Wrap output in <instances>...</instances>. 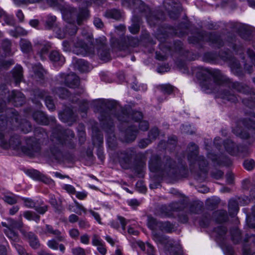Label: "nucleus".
<instances>
[{
    "instance_id": "nucleus-1",
    "label": "nucleus",
    "mask_w": 255,
    "mask_h": 255,
    "mask_svg": "<svg viewBox=\"0 0 255 255\" xmlns=\"http://www.w3.org/2000/svg\"><path fill=\"white\" fill-rule=\"evenodd\" d=\"M148 226L152 231L153 240L157 243L165 245L170 251V255H180V247L178 244H175L173 241L159 235L160 231L171 232L173 228L172 224L169 222H158L153 217H148Z\"/></svg>"
},
{
    "instance_id": "nucleus-2",
    "label": "nucleus",
    "mask_w": 255,
    "mask_h": 255,
    "mask_svg": "<svg viewBox=\"0 0 255 255\" xmlns=\"http://www.w3.org/2000/svg\"><path fill=\"white\" fill-rule=\"evenodd\" d=\"M19 144V140L17 137H12L9 139L7 136H5L2 133L0 132V146L2 148L16 149L18 148Z\"/></svg>"
},
{
    "instance_id": "nucleus-3",
    "label": "nucleus",
    "mask_w": 255,
    "mask_h": 255,
    "mask_svg": "<svg viewBox=\"0 0 255 255\" xmlns=\"http://www.w3.org/2000/svg\"><path fill=\"white\" fill-rule=\"evenodd\" d=\"M224 146L226 150L231 154H235L236 153V150H238L239 152L243 153L244 152L243 147L239 146L236 147L235 144L231 140H227L225 142Z\"/></svg>"
},
{
    "instance_id": "nucleus-4",
    "label": "nucleus",
    "mask_w": 255,
    "mask_h": 255,
    "mask_svg": "<svg viewBox=\"0 0 255 255\" xmlns=\"http://www.w3.org/2000/svg\"><path fill=\"white\" fill-rule=\"evenodd\" d=\"M159 134L158 130L157 128H152L149 134V138L150 139H146L141 140L139 144V146L142 148L146 147L150 142V140L155 139Z\"/></svg>"
},
{
    "instance_id": "nucleus-5",
    "label": "nucleus",
    "mask_w": 255,
    "mask_h": 255,
    "mask_svg": "<svg viewBox=\"0 0 255 255\" xmlns=\"http://www.w3.org/2000/svg\"><path fill=\"white\" fill-rule=\"evenodd\" d=\"M66 84L69 87L75 88L79 85V79L78 76L74 74L68 75L65 80Z\"/></svg>"
},
{
    "instance_id": "nucleus-6",
    "label": "nucleus",
    "mask_w": 255,
    "mask_h": 255,
    "mask_svg": "<svg viewBox=\"0 0 255 255\" xmlns=\"http://www.w3.org/2000/svg\"><path fill=\"white\" fill-rule=\"evenodd\" d=\"M51 61L54 63H57L59 65H62L65 62L64 57L57 51H52L49 55Z\"/></svg>"
},
{
    "instance_id": "nucleus-7",
    "label": "nucleus",
    "mask_w": 255,
    "mask_h": 255,
    "mask_svg": "<svg viewBox=\"0 0 255 255\" xmlns=\"http://www.w3.org/2000/svg\"><path fill=\"white\" fill-rule=\"evenodd\" d=\"M12 97L14 104L16 106H21L24 101V96L21 92L17 91L12 92Z\"/></svg>"
},
{
    "instance_id": "nucleus-8",
    "label": "nucleus",
    "mask_w": 255,
    "mask_h": 255,
    "mask_svg": "<svg viewBox=\"0 0 255 255\" xmlns=\"http://www.w3.org/2000/svg\"><path fill=\"white\" fill-rule=\"evenodd\" d=\"M46 233L52 234L55 236L57 240L59 242L64 241L65 238L61 235V233L58 230H54L52 227L49 225L46 226Z\"/></svg>"
},
{
    "instance_id": "nucleus-9",
    "label": "nucleus",
    "mask_w": 255,
    "mask_h": 255,
    "mask_svg": "<svg viewBox=\"0 0 255 255\" xmlns=\"http://www.w3.org/2000/svg\"><path fill=\"white\" fill-rule=\"evenodd\" d=\"M33 117L34 120L39 124L47 125L48 123L47 118L43 113L40 111L34 113Z\"/></svg>"
},
{
    "instance_id": "nucleus-10",
    "label": "nucleus",
    "mask_w": 255,
    "mask_h": 255,
    "mask_svg": "<svg viewBox=\"0 0 255 255\" xmlns=\"http://www.w3.org/2000/svg\"><path fill=\"white\" fill-rule=\"evenodd\" d=\"M2 225L6 227V229L4 230V233L7 237L14 241H16L18 240V237L12 228L8 227L6 224L4 222H2Z\"/></svg>"
},
{
    "instance_id": "nucleus-11",
    "label": "nucleus",
    "mask_w": 255,
    "mask_h": 255,
    "mask_svg": "<svg viewBox=\"0 0 255 255\" xmlns=\"http://www.w3.org/2000/svg\"><path fill=\"white\" fill-rule=\"evenodd\" d=\"M75 67L82 72H88L90 68L88 63L82 59H79L76 61Z\"/></svg>"
},
{
    "instance_id": "nucleus-12",
    "label": "nucleus",
    "mask_w": 255,
    "mask_h": 255,
    "mask_svg": "<svg viewBox=\"0 0 255 255\" xmlns=\"http://www.w3.org/2000/svg\"><path fill=\"white\" fill-rule=\"evenodd\" d=\"M13 76L17 84L21 80L22 77V68L21 66L18 65L14 68L13 70Z\"/></svg>"
},
{
    "instance_id": "nucleus-13",
    "label": "nucleus",
    "mask_w": 255,
    "mask_h": 255,
    "mask_svg": "<svg viewBox=\"0 0 255 255\" xmlns=\"http://www.w3.org/2000/svg\"><path fill=\"white\" fill-rule=\"evenodd\" d=\"M27 237L29 240V244L32 248L37 249L39 247L40 244L38 239L33 233H28Z\"/></svg>"
},
{
    "instance_id": "nucleus-14",
    "label": "nucleus",
    "mask_w": 255,
    "mask_h": 255,
    "mask_svg": "<svg viewBox=\"0 0 255 255\" xmlns=\"http://www.w3.org/2000/svg\"><path fill=\"white\" fill-rule=\"evenodd\" d=\"M20 45L21 50L25 53L29 52L32 48L30 42L26 39H21Z\"/></svg>"
},
{
    "instance_id": "nucleus-15",
    "label": "nucleus",
    "mask_w": 255,
    "mask_h": 255,
    "mask_svg": "<svg viewBox=\"0 0 255 255\" xmlns=\"http://www.w3.org/2000/svg\"><path fill=\"white\" fill-rule=\"evenodd\" d=\"M18 198L12 194H6L3 197L4 201L10 205L15 204L17 202Z\"/></svg>"
},
{
    "instance_id": "nucleus-16",
    "label": "nucleus",
    "mask_w": 255,
    "mask_h": 255,
    "mask_svg": "<svg viewBox=\"0 0 255 255\" xmlns=\"http://www.w3.org/2000/svg\"><path fill=\"white\" fill-rule=\"evenodd\" d=\"M23 215L27 220L29 221L34 220L37 222L40 219V217L38 215L30 211H25Z\"/></svg>"
},
{
    "instance_id": "nucleus-17",
    "label": "nucleus",
    "mask_w": 255,
    "mask_h": 255,
    "mask_svg": "<svg viewBox=\"0 0 255 255\" xmlns=\"http://www.w3.org/2000/svg\"><path fill=\"white\" fill-rule=\"evenodd\" d=\"M105 15L109 18H112L115 19H119L121 17L120 12L116 9H111L108 10Z\"/></svg>"
},
{
    "instance_id": "nucleus-18",
    "label": "nucleus",
    "mask_w": 255,
    "mask_h": 255,
    "mask_svg": "<svg viewBox=\"0 0 255 255\" xmlns=\"http://www.w3.org/2000/svg\"><path fill=\"white\" fill-rule=\"evenodd\" d=\"M18 126L17 127H19L25 133L28 132L31 129V127L30 126V123L27 121H22V123L19 124L18 122Z\"/></svg>"
},
{
    "instance_id": "nucleus-19",
    "label": "nucleus",
    "mask_w": 255,
    "mask_h": 255,
    "mask_svg": "<svg viewBox=\"0 0 255 255\" xmlns=\"http://www.w3.org/2000/svg\"><path fill=\"white\" fill-rule=\"evenodd\" d=\"M76 205V209H72L70 207L69 210L71 212H75L79 215H81L82 212L84 213H86V209L81 205L79 204L77 201H75Z\"/></svg>"
},
{
    "instance_id": "nucleus-20",
    "label": "nucleus",
    "mask_w": 255,
    "mask_h": 255,
    "mask_svg": "<svg viewBox=\"0 0 255 255\" xmlns=\"http://www.w3.org/2000/svg\"><path fill=\"white\" fill-rule=\"evenodd\" d=\"M7 221L8 223V227L12 229L20 228L22 227L23 225L21 221L16 222L11 218H8L7 219Z\"/></svg>"
},
{
    "instance_id": "nucleus-21",
    "label": "nucleus",
    "mask_w": 255,
    "mask_h": 255,
    "mask_svg": "<svg viewBox=\"0 0 255 255\" xmlns=\"http://www.w3.org/2000/svg\"><path fill=\"white\" fill-rule=\"evenodd\" d=\"M12 116L8 120L7 123H9L10 125L14 127H17L18 126V120L19 116L17 113L12 112ZM7 125H8V123H7Z\"/></svg>"
},
{
    "instance_id": "nucleus-22",
    "label": "nucleus",
    "mask_w": 255,
    "mask_h": 255,
    "mask_svg": "<svg viewBox=\"0 0 255 255\" xmlns=\"http://www.w3.org/2000/svg\"><path fill=\"white\" fill-rule=\"evenodd\" d=\"M88 15V11L87 9L82 10V11L78 14L77 18V22L78 24L80 25L82 20L85 19Z\"/></svg>"
},
{
    "instance_id": "nucleus-23",
    "label": "nucleus",
    "mask_w": 255,
    "mask_h": 255,
    "mask_svg": "<svg viewBox=\"0 0 255 255\" xmlns=\"http://www.w3.org/2000/svg\"><path fill=\"white\" fill-rule=\"evenodd\" d=\"M27 34V31L22 27H17L15 29V32H10V34L14 37H17L21 35H25Z\"/></svg>"
},
{
    "instance_id": "nucleus-24",
    "label": "nucleus",
    "mask_w": 255,
    "mask_h": 255,
    "mask_svg": "<svg viewBox=\"0 0 255 255\" xmlns=\"http://www.w3.org/2000/svg\"><path fill=\"white\" fill-rule=\"evenodd\" d=\"M92 243L93 246L97 247L103 244L102 239L96 234L93 235Z\"/></svg>"
},
{
    "instance_id": "nucleus-25",
    "label": "nucleus",
    "mask_w": 255,
    "mask_h": 255,
    "mask_svg": "<svg viewBox=\"0 0 255 255\" xmlns=\"http://www.w3.org/2000/svg\"><path fill=\"white\" fill-rule=\"evenodd\" d=\"M244 165L246 169L251 170L255 166V161L252 159L247 160L244 162Z\"/></svg>"
},
{
    "instance_id": "nucleus-26",
    "label": "nucleus",
    "mask_w": 255,
    "mask_h": 255,
    "mask_svg": "<svg viewBox=\"0 0 255 255\" xmlns=\"http://www.w3.org/2000/svg\"><path fill=\"white\" fill-rule=\"evenodd\" d=\"M73 255H86L85 251L81 247H76L72 249Z\"/></svg>"
},
{
    "instance_id": "nucleus-27",
    "label": "nucleus",
    "mask_w": 255,
    "mask_h": 255,
    "mask_svg": "<svg viewBox=\"0 0 255 255\" xmlns=\"http://www.w3.org/2000/svg\"><path fill=\"white\" fill-rule=\"evenodd\" d=\"M56 93L58 94L61 98H66L68 96V92L64 88H59L56 90Z\"/></svg>"
},
{
    "instance_id": "nucleus-28",
    "label": "nucleus",
    "mask_w": 255,
    "mask_h": 255,
    "mask_svg": "<svg viewBox=\"0 0 255 255\" xmlns=\"http://www.w3.org/2000/svg\"><path fill=\"white\" fill-rule=\"evenodd\" d=\"M45 102L48 109L53 110L54 109L55 106L50 97H46L45 99Z\"/></svg>"
},
{
    "instance_id": "nucleus-29",
    "label": "nucleus",
    "mask_w": 255,
    "mask_h": 255,
    "mask_svg": "<svg viewBox=\"0 0 255 255\" xmlns=\"http://www.w3.org/2000/svg\"><path fill=\"white\" fill-rule=\"evenodd\" d=\"M222 98L223 99H227L228 101H231L232 102H235L237 100V97L232 94H231L229 92H227L225 93L222 96Z\"/></svg>"
},
{
    "instance_id": "nucleus-30",
    "label": "nucleus",
    "mask_w": 255,
    "mask_h": 255,
    "mask_svg": "<svg viewBox=\"0 0 255 255\" xmlns=\"http://www.w3.org/2000/svg\"><path fill=\"white\" fill-rule=\"evenodd\" d=\"M56 17L55 16H48L46 21V25L48 28L52 27L56 21Z\"/></svg>"
},
{
    "instance_id": "nucleus-31",
    "label": "nucleus",
    "mask_w": 255,
    "mask_h": 255,
    "mask_svg": "<svg viewBox=\"0 0 255 255\" xmlns=\"http://www.w3.org/2000/svg\"><path fill=\"white\" fill-rule=\"evenodd\" d=\"M59 244L54 239L49 240L47 242V246L50 249L57 250L58 249Z\"/></svg>"
},
{
    "instance_id": "nucleus-32",
    "label": "nucleus",
    "mask_w": 255,
    "mask_h": 255,
    "mask_svg": "<svg viewBox=\"0 0 255 255\" xmlns=\"http://www.w3.org/2000/svg\"><path fill=\"white\" fill-rule=\"evenodd\" d=\"M70 236L73 239H77L80 235L79 231L76 229H72L69 231Z\"/></svg>"
},
{
    "instance_id": "nucleus-33",
    "label": "nucleus",
    "mask_w": 255,
    "mask_h": 255,
    "mask_svg": "<svg viewBox=\"0 0 255 255\" xmlns=\"http://www.w3.org/2000/svg\"><path fill=\"white\" fill-rule=\"evenodd\" d=\"M161 90L165 93L170 94L173 89V88L170 85H162L161 86Z\"/></svg>"
},
{
    "instance_id": "nucleus-34",
    "label": "nucleus",
    "mask_w": 255,
    "mask_h": 255,
    "mask_svg": "<svg viewBox=\"0 0 255 255\" xmlns=\"http://www.w3.org/2000/svg\"><path fill=\"white\" fill-rule=\"evenodd\" d=\"M24 206L27 208H32L35 207V204L31 199H23Z\"/></svg>"
},
{
    "instance_id": "nucleus-35",
    "label": "nucleus",
    "mask_w": 255,
    "mask_h": 255,
    "mask_svg": "<svg viewBox=\"0 0 255 255\" xmlns=\"http://www.w3.org/2000/svg\"><path fill=\"white\" fill-rule=\"evenodd\" d=\"M63 188L69 194H75L76 193V190L75 188L71 185H64L63 186Z\"/></svg>"
},
{
    "instance_id": "nucleus-36",
    "label": "nucleus",
    "mask_w": 255,
    "mask_h": 255,
    "mask_svg": "<svg viewBox=\"0 0 255 255\" xmlns=\"http://www.w3.org/2000/svg\"><path fill=\"white\" fill-rule=\"evenodd\" d=\"M89 212L91 213L92 216L95 218V219L99 224L102 225L103 224L101 221V217L99 213L93 211L92 210H90Z\"/></svg>"
},
{
    "instance_id": "nucleus-37",
    "label": "nucleus",
    "mask_w": 255,
    "mask_h": 255,
    "mask_svg": "<svg viewBox=\"0 0 255 255\" xmlns=\"http://www.w3.org/2000/svg\"><path fill=\"white\" fill-rule=\"evenodd\" d=\"M15 249L17 250L19 255H28L25 251L22 246L18 244L14 245Z\"/></svg>"
},
{
    "instance_id": "nucleus-38",
    "label": "nucleus",
    "mask_w": 255,
    "mask_h": 255,
    "mask_svg": "<svg viewBox=\"0 0 255 255\" xmlns=\"http://www.w3.org/2000/svg\"><path fill=\"white\" fill-rule=\"evenodd\" d=\"M90 237L87 234H84L80 237V242L82 244L88 245L89 243Z\"/></svg>"
},
{
    "instance_id": "nucleus-39",
    "label": "nucleus",
    "mask_w": 255,
    "mask_h": 255,
    "mask_svg": "<svg viewBox=\"0 0 255 255\" xmlns=\"http://www.w3.org/2000/svg\"><path fill=\"white\" fill-rule=\"evenodd\" d=\"M35 210L41 214H43L44 213H45L47 210V206H43L42 207H37L35 206Z\"/></svg>"
},
{
    "instance_id": "nucleus-40",
    "label": "nucleus",
    "mask_w": 255,
    "mask_h": 255,
    "mask_svg": "<svg viewBox=\"0 0 255 255\" xmlns=\"http://www.w3.org/2000/svg\"><path fill=\"white\" fill-rule=\"evenodd\" d=\"M139 127L141 130H146L148 128V124L146 121H142L140 122Z\"/></svg>"
},
{
    "instance_id": "nucleus-41",
    "label": "nucleus",
    "mask_w": 255,
    "mask_h": 255,
    "mask_svg": "<svg viewBox=\"0 0 255 255\" xmlns=\"http://www.w3.org/2000/svg\"><path fill=\"white\" fill-rule=\"evenodd\" d=\"M146 249L147 254L149 255H153L154 250L153 247L149 243L146 244Z\"/></svg>"
},
{
    "instance_id": "nucleus-42",
    "label": "nucleus",
    "mask_w": 255,
    "mask_h": 255,
    "mask_svg": "<svg viewBox=\"0 0 255 255\" xmlns=\"http://www.w3.org/2000/svg\"><path fill=\"white\" fill-rule=\"evenodd\" d=\"M138 0H123V4L128 6L131 4H134L136 3Z\"/></svg>"
},
{
    "instance_id": "nucleus-43",
    "label": "nucleus",
    "mask_w": 255,
    "mask_h": 255,
    "mask_svg": "<svg viewBox=\"0 0 255 255\" xmlns=\"http://www.w3.org/2000/svg\"><path fill=\"white\" fill-rule=\"evenodd\" d=\"M139 25L137 24H133L129 27V30L131 33L135 34L139 30Z\"/></svg>"
},
{
    "instance_id": "nucleus-44",
    "label": "nucleus",
    "mask_w": 255,
    "mask_h": 255,
    "mask_svg": "<svg viewBox=\"0 0 255 255\" xmlns=\"http://www.w3.org/2000/svg\"><path fill=\"white\" fill-rule=\"evenodd\" d=\"M75 193L77 198L80 200L85 199L87 196V193L85 192H78Z\"/></svg>"
},
{
    "instance_id": "nucleus-45",
    "label": "nucleus",
    "mask_w": 255,
    "mask_h": 255,
    "mask_svg": "<svg viewBox=\"0 0 255 255\" xmlns=\"http://www.w3.org/2000/svg\"><path fill=\"white\" fill-rule=\"evenodd\" d=\"M142 118V114L139 112H135L132 115V118L136 121L140 120Z\"/></svg>"
},
{
    "instance_id": "nucleus-46",
    "label": "nucleus",
    "mask_w": 255,
    "mask_h": 255,
    "mask_svg": "<svg viewBox=\"0 0 255 255\" xmlns=\"http://www.w3.org/2000/svg\"><path fill=\"white\" fill-rule=\"evenodd\" d=\"M79 226L81 228H87L90 227L89 224L85 220L79 221Z\"/></svg>"
},
{
    "instance_id": "nucleus-47",
    "label": "nucleus",
    "mask_w": 255,
    "mask_h": 255,
    "mask_svg": "<svg viewBox=\"0 0 255 255\" xmlns=\"http://www.w3.org/2000/svg\"><path fill=\"white\" fill-rule=\"evenodd\" d=\"M75 9H72L69 12H65L63 13V17L64 19L68 20L69 16L70 17L73 16Z\"/></svg>"
},
{
    "instance_id": "nucleus-48",
    "label": "nucleus",
    "mask_w": 255,
    "mask_h": 255,
    "mask_svg": "<svg viewBox=\"0 0 255 255\" xmlns=\"http://www.w3.org/2000/svg\"><path fill=\"white\" fill-rule=\"evenodd\" d=\"M94 23L95 25L98 28H101L103 25L102 20L99 18H95Z\"/></svg>"
},
{
    "instance_id": "nucleus-49",
    "label": "nucleus",
    "mask_w": 255,
    "mask_h": 255,
    "mask_svg": "<svg viewBox=\"0 0 255 255\" xmlns=\"http://www.w3.org/2000/svg\"><path fill=\"white\" fill-rule=\"evenodd\" d=\"M78 217L75 214H71L69 217V221L71 223H74L78 221Z\"/></svg>"
},
{
    "instance_id": "nucleus-50",
    "label": "nucleus",
    "mask_w": 255,
    "mask_h": 255,
    "mask_svg": "<svg viewBox=\"0 0 255 255\" xmlns=\"http://www.w3.org/2000/svg\"><path fill=\"white\" fill-rule=\"evenodd\" d=\"M19 208L18 206H13L9 209V214L11 215H13L15 214L19 210Z\"/></svg>"
},
{
    "instance_id": "nucleus-51",
    "label": "nucleus",
    "mask_w": 255,
    "mask_h": 255,
    "mask_svg": "<svg viewBox=\"0 0 255 255\" xmlns=\"http://www.w3.org/2000/svg\"><path fill=\"white\" fill-rule=\"evenodd\" d=\"M5 46V48H4V50L7 53L10 50L9 47H10V42L8 40H5L3 42V46L4 47Z\"/></svg>"
},
{
    "instance_id": "nucleus-52",
    "label": "nucleus",
    "mask_w": 255,
    "mask_h": 255,
    "mask_svg": "<svg viewBox=\"0 0 255 255\" xmlns=\"http://www.w3.org/2000/svg\"><path fill=\"white\" fill-rule=\"evenodd\" d=\"M97 250L103 255H105L107 253V250L103 244L98 246Z\"/></svg>"
},
{
    "instance_id": "nucleus-53",
    "label": "nucleus",
    "mask_w": 255,
    "mask_h": 255,
    "mask_svg": "<svg viewBox=\"0 0 255 255\" xmlns=\"http://www.w3.org/2000/svg\"><path fill=\"white\" fill-rule=\"evenodd\" d=\"M130 158H131V155H128L126 159H121L120 160V163H121V164L122 165V166L124 168H127V166H124V163H128L130 160Z\"/></svg>"
},
{
    "instance_id": "nucleus-54",
    "label": "nucleus",
    "mask_w": 255,
    "mask_h": 255,
    "mask_svg": "<svg viewBox=\"0 0 255 255\" xmlns=\"http://www.w3.org/2000/svg\"><path fill=\"white\" fill-rule=\"evenodd\" d=\"M118 219L120 221V222L122 226L123 230H125V226L128 223V221H126V219L125 218H124L123 217H120V216L118 217Z\"/></svg>"
},
{
    "instance_id": "nucleus-55",
    "label": "nucleus",
    "mask_w": 255,
    "mask_h": 255,
    "mask_svg": "<svg viewBox=\"0 0 255 255\" xmlns=\"http://www.w3.org/2000/svg\"><path fill=\"white\" fill-rule=\"evenodd\" d=\"M128 233L130 235L137 236L138 234V232L137 230H134L131 227H129L128 229Z\"/></svg>"
},
{
    "instance_id": "nucleus-56",
    "label": "nucleus",
    "mask_w": 255,
    "mask_h": 255,
    "mask_svg": "<svg viewBox=\"0 0 255 255\" xmlns=\"http://www.w3.org/2000/svg\"><path fill=\"white\" fill-rule=\"evenodd\" d=\"M16 16L19 19L20 21H23L24 19V15L21 10H18L16 13Z\"/></svg>"
},
{
    "instance_id": "nucleus-57",
    "label": "nucleus",
    "mask_w": 255,
    "mask_h": 255,
    "mask_svg": "<svg viewBox=\"0 0 255 255\" xmlns=\"http://www.w3.org/2000/svg\"><path fill=\"white\" fill-rule=\"evenodd\" d=\"M99 54L100 55L101 59L106 60L109 59V55L108 52H105L104 55H102V54L101 53L100 51H99Z\"/></svg>"
},
{
    "instance_id": "nucleus-58",
    "label": "nucleus",
    "mask_w": 255,
    "mask_h": 255,
    "mask_svg": "<svg viewBox=\"0 0 255 255\" xmlns=\"http://www.w3.org/2000/svg\"><path fill=\"white\" fill-rule=\"evenodd\" d=\"M136 244L142 250H145L146 248V244H144L143 242L139 241L136 242Z\"/></svg>"
},
{
    "instance_id": "nucleus-59",
    "label": "nucleus",
    "mask_w": 255,
    "mask_h": 255,
    "mask_svg": "<svg viewBox=\"0 0 255 255\" xmlns=\"http://www.w3.org/2000/svg\"><path fill=\"white\" fill-rule=\"evenodd\" d=\"M6 88L5 85H1L0 86V94L3 95L6 93Z\"/></svg>"
},
{
    "instance_id": "nucleus-60",
    "label": "nucleus",
    "mask_w": 255,
    "mask_h": 255,
    "mask_svg": "<svg viewBox=\"0 0 255 255\" xmlns=\"http://www.w3.org/2000/svg\"><path fill=\"white\" fill-rule=\"evenodd\" d=\"M29 24L31 26L33 27H36L38 25L39 21L37 19L31 20L29 21Z\"/></svg>"
},
{
    "instance_id": "nucleus-61",
    "label": "nucleus",
    "mask_w": 255,
    "mask_h": 255,
    "mask_svg": "<svg viewBox=\"0 0 255 255\" xmlns=\"http://www.w3.org/2000/svg\"><path fill=\"white\" fill-rule=\"evenodd\" d=\"M233 175L232 173H229L227 175V180L228 183H232L233 181Z\"/></svg>"
},
{
    "instance_id": "nucleus-62",
    "label": "nucleus",
    "mask_w": 255,
    "mask_h": 255,
    "mask_svg": "<svg viewBox=\"0 0 255 255\" xmlns=\"http://www.w3.org/2000/svg\"><path fill=\"white\" fill-rule=\"evenodd\" d=\"M223 172L221 171H217L216 173H213V176L216 179H219L221 178L223 176Z\"/></svg>"
},
{
    "instance_id": "nucleus-63",
    "label": "nucleus",
    "mask_w": 255,
    "mask_h": 255,
    "mask_svg": "<svg viewBox=\"0 0 255 255\" xmlns=\"http://www.w3.org/2000/svg\"><path fill=\"white\" fill-rule=\"evenodd\" d=\"M48 49L47 48H43L42 50H41V52L40 53V58L41 59L43 60L44 59H45V57L44 56V54L46 53Z\"/></svg>"
},
{
    "instance_id": "nucleus-64",
    "label": "nucleus",
    "mask_w": 255,
    "mask_h": 255,
    "mask_svg": "<svg viewBox=\"0 0 255 255\" xmlns=\"http://www.w3.org/2000/svg\"><path fill=\"white\" fill-rule=\"evenodd\" d=\"M128 204L131 206H136L138 205V202L136 200L132 199L129 201Z\"/></svg>"
}]
</instances>
